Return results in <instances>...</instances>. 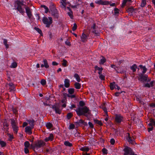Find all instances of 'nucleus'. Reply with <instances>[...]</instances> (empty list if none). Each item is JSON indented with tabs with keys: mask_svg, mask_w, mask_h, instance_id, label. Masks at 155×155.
Returning a JSON list of instances; mask_svg holds the SVG:
<instances>
[{
	"mask_svg": "<svg viewBox=\"0 0 155 155\" xmlns=\"http://www.w3.org/2000/svg\"><path fill=\"white\" fill-rule=\"evenodd\" d=\"M45 145V143L44 141L40 140L36 143L33 147L34 150H37L38 148L43 147Z\"/></svg>",
	"mask_w": 155,
	"mask_h": 155,
	"instance_id": "39448f33",
	"label": "nucleus"
},
{
	"mask_svg": "<svg viewBox=\"0 0 155 155\" xmlns=\"http://www.w3.org/2000/svg\"><path fill=\"white\" fill-rule=\"evenodd\" d=\"M68 91L70 94H73L74 92V89L73 88H70L68 89Z\"/></svg>",
	"mask_w": 155,
	"mask_h": 155,
	"instance_id": "a878e982",
	"label": "nucleus"
},
{
	"mask_svg": "<svg viewBox=\"0 0 155 155\" xmlns=\"http://www.w3.org/2000/svg\"><path fill=\"white\" fill-rule=\"evenodd\" d=\"M0 144L2 147H5L6 145L5 142L2 141H0Z\"/></svg>",
	"mask_w": 155,
	"mask_h": 155,
	"instance_id": "c03bdc74",
	"label": "nucleus"
},
{
	"mask_svg": "<svg viewBox=\"0 0 155 155\" xmlns=\"http://www.w3.org/2000/svg\"><path fill=\"white\" fill-rule=\"evenodd\" d=\"M95 69L98 70L99 71H102L103 70V68H100L97 66L95 67Z\"/></svg>",
	"mask_w": 155,
	"mask_h": 155,
	"instance_id": "864d4df0",
	"label": "nucleus"
},
{
	"mask_svg": "<svg viewBox=\"0 0 155 155\" xmlns=\"http://www.w3.org/2000/svg\"><path fill=\"white\" fill-rule=\"evenodd\" d=\"M95 3L98 5H108L109 4V2L102 0H96L95 1Z\"/></svg>",
	"mask_w": 155,
	"mask_h": 155,
	"instance_id": "423d86ee",
	"label": "nucleus"
},
{
	"mask_svg": "<svg viewBox=\"0 0 155 155\" xmlns=\"http://www.w3.org/2000/svg\"><path fill=\"white\" fill-rule=\"evenodd\" d=\"M80 150L84 152H87L89 151V149L87 147L84 146L80 148Z\"/></svg>",
	"mask_w": 155,
	"mask_h": 155,
	"instance_id": "aec40b11",
	"label": "nucleus"
},
{
	"mask_svg": "<svg viewBox=\"0 0 155 155\" xmlns=\"http://www.w3.org/2000/svg\"><path fill=\"white\" fill-rule=\"evenodd\" d=\"M114 14L115 15L118 14L119 13V10L117 8H115L114 9Z\"/></svg>",
	"mask_w": 155,
	"mask_h": 155,
	"instance_id": "603ef678",
	"label": "nucleus"
},
{
	"mask_svg": "<svg viewBox=\"0 0 155 155\" xmlns=\"http://www.w3.org/2000/svg\"><path fill=\"white\" fill-rule=\"evenodd\" d=\"M29 124L30 126V127L33 128L34 127V121L30 120L29 121Z\"/></svg>",
	"mask_w": 155,
	"mask_h": 155,
	"instance_id": "a19ab883",
	"label": "nucleus"
},
{
	"mask_svg": "<svg viewBox=\"0 0 155 155\" xmlns=\"http://www.w3.org/2000/svg\"><path fill=\"white\" fill-rule=\"evenodd\" d=\"M28 148H25L24 149L25 153H28L29 152V150Z\"/></svg>",
	"mask_w": 155,
	"mask_h": 155,
	"instance_id": "bf43d9fd",
	"label": "nucleus"
},
{
	"mask_svg": "<svg viewBox=\"0 0 155 155\" xmlns=\"http://www.w3.org/2000/svg\"><path fill=\"white\" fill-rule=\"evenodd\" d=\"M58 64L57 62L55 61H53L52 62V64L53 65H58Z\"/></svg>",
	"mask_w": 155,
	"mask_h": 155,
	"instance_id": "338daca9",
	"label": "nucleus"
},
{
	"mask_svg": "<svg viewBox=\"0 0 155 155\" xmlns=\"http://www.w3.org/2000/svg\"><path fill=\"white\" fill-rule=\"evenodd\" d=\"M150 124H151L152 125L155 126V121L152 118L150 119Z\"/></svg>",
	"mask_w": 155,
	"mask_h": 155,
	"instance_id": "79ce46f5",
	"label": "nucleus"
},
{
	"mask_svg": "<svg viewBox=\"0 0 155 155\" xmlns=\"http://www.w3.org/2000/svg\"><path fill=\"white\" fill-rule=\"evenodd\" d=\"M65 44L67 45L70 46L71 45V43L69 41H67L65 42Z\"/></svg>",
	"mask_w": 155,
	"mask_h": 155,
	"instance_id": "69168bd1",
	"label": "nucleus"
},
{
	"mask_svg": "<svg viewBox=\"0 0 155 155\" xmlns=\"http://www.w3.org/2000/svg\"><path fill=\"white\" fill-rule=\"evenodd\" d=\"M10 120L12 128L14 131V133L17 134L18 129V122L17 120L15 118V119L12 118L10 119Z\"/></svg>",
	"mask_w": 155,
	"mask_h": 155,
	"instance_id": "f03ea898",
	"label": "nucleus"
},
{
	"mask_svg": "<svg viewBox=\"0 0 155 155\" xmlns=\"http://www.w3.org/2000/svg\"><path fill=\"white\" fill-rule=\"evenodd\" d=\"M32 128L29 126H27L25 128V131L26 133L30 134L32 133L31 129Z\"/></svg>",
	"mask_w": 155,
	"mask_h": 155,
	"instance_id": "ddd939ff",
	"label": "nucleus"
},
{
	"mask_svg": "<svg viewBox=\"0 0 155 155\" xmlns=\"http://www.w3.org/2000/svg\"><path fill=\"white\" fill-rule=\"evenodd\" d=\"M52 125L50 123H47L46 124V127L48 129H50L52 127Z\"/></svg>",
	"mask_w": 155,
	"mask_h": 155,
	"instance_id": "ea45409f",
	"label": "nucleus"
},
{
	"mask_svg": "<svg viewBox=\"0 0 155 155\" xmlns=\"http://www.w3.org/2000/svg\"><path fill=\"white\" fill-rule=\"evenodd\" d=\"M67 61L65 59H63L62 61V65L64 67H65L67 66Z\"/></svg>",
	"mask_w": 155,
	"mask_h": 155,
	"instance_id": "c756f323",
	"label": "nucleus"
},
{
	"mask_svg": "<svg viewBox=\"0 0 155 155\" xmlns=\"http://www.w3.org/2000/svg\"><path fill=\"white\" fill-rule=\"evenodd\" d=\"M131 0H123L122 3V5L123 7L125 6L126 3L127 2H130Z\"/></svg>",
	"mask_w": 155,
	"mask_h": 155,
	"instance_id": "4c0bfd02",
	"label": "nucleus"
},
{
	"mask_svg": "<svg viewBox=\"0 0 155 155\" xmlns=\"http://www.w3.org/2000/svg\"><path fill=\"white\" fill-rule=\"evenodd\" d=\"M94 121L95 123H97L100 125L101 126L102 125V122L101 121H99L98 120H94Z\"/></svg>",
	"mask_w": 155,
	"mask_h": 155,
	"instance_id": "37998d69",
	"label": "nucleus"
},
{
	"mask_svg": "<svg viewBox=\"0 0 155 155\" xmlns=\"http://www.w3.org/2000/svg\"><path fill=\"white\" fill-rule=\"evenodd\" d=\"M95 24H94L93 25L91 29H93V30L92 31V32L95 33H96V31L95 30Z\"/></svg>",
	"mask_w": 155,
	"mask_h": 155,
	"instance_id": "3c124183",
	"label": "nucleus"
},
{
	"mask_svg": "<svg viewBox=\"0 0 155 155\" xmlns=\"http://www.w3.org/2000/svg\"><path fill=\"white\" fill-rule=\"evenodd\" d=\"M67 9L69 11V12H68V15L70 16V18L71 19H73V12L71 10V8L69 7H67Z\"/></svg>",
	"mask_w": 155,
	"mask_h": 155,
	"instance_id": "f3484780",
	"label": "nucleus"
},
{
	"mask_svg": "<svg viewBox=\"0 0 155 155\" xmlns=\"http://www.w3.org/2000/svg\"><path fill=\"white\" fill-rule=\"evenodd\" d=\"M8 85L10 87V88L11 89V90H14V87L13 84L11 83H9Z\"/></svg>",
	"mask_w": 155,
	"mask_h": 155,
	"instance_id": "58836bf2",
	"label": "nucleus"
},
{
	"mask_svg": "<svg viewBox=\"0 0 155 155\" xmlns=\"http://www.w3.org/2000/svg\"><path fill=\"white\" fill-rule=\"evenodd\" d=\"M30 144L28 141H25L24 143V146L25 148H28L30 147Z\"/></svg>",
	"mask_w": 155,
	"mask_h": 155,
	"instance_id": "e433bc0d",
	"label": "nucleus"
},
{
	"mask_svg": "<svg viewBox=\"0 0 155 155\" xmlns=\"http://www.w3.org/2000/svg\"><path fill=\"white\" fill-rule=\"evenodd\" d=\"M76 125L78 126H80L82 125H85L86 123L84 122V121L82 119H80L78 121L76 122Z\"/></svg>",
	"mask_w": 155,
	"mask_h": 155,
	"instance_id": "4468645a",
	"label": "nucleus"
},
{
	"mask_svg": "<svg viewBox=\"0 0 155 155\" xmlns=\"http://www.w3.org/2000/svg\"><path fill=\"white\" fill-rule=\"evenodd\" d=\"M147 76L146 75H143V74L139 75L138 79L141 81H147Z\"/></svg>",
	"mask_w": 155,
	"mask_h": 155,
	"instance_id": "6e6552de",
	"label": "nucleus"
},
{
	"mask_svg": "<svg viewBox=\"0 0 155 155\" xmlns=\"http://www.w3.org/2000/svg\"><path fill=\"white\" fill-rule=\"evenodd\" d=\"M85 104L83 101H80L79 102V105L81 107H83Z\"/></svg>",
	"mask_w": 155,
	"mask_h": 155,
	"instance_id": "13d9d810",
	"label": "nucleus"
},
{
	"mask_svg": "<svg viewBox=\"0 0 155 155\" xmlns=\"http://www.w3.org/2000/svg\"><path fill=\"white\" fill-rule=\"evenodd\" d=\"M87 36L84 33H83L81 36V40L82 42H85L87 41Z\"/></svg>",
	"mask_w": 155,
	"mask_h": 155,
	"instance_id": "2eb2a0df",
	"label": "nucleus"
},
{
	"mask_svg": "<svg viewBox=\"0 0 155 155\" xmlns=\"http://www.w3.org/2000/svg\"><path fill=\"white\" fill-rule=\"evenodd\" d=\"M42 21L46 25V27H49L52 23V19L51 17H49L48 18L44 17L43 18Z\"/></svg>",
	"mask_w": 155,
	"mask_h": 155,
	"instance_id": "7ed1b4c3",
	"label": "nucleus"
},
{
	"mask_svg": "<svg viewBox=\"0 0 155 155\" xmlns=\"http://www.w3.org/2000/svg\"><path fill=\"white\" fill-rule=\"evenodd\" d=\"M60 6L62 8L65 9L67 5L66 0H61Z\"/></svg>",
	"mask_w": 155,
	"mask_h": 155,
	"instance_id": "9b49d317",
	"label": "nucleus"
},
{
	"mask_svg": "<svg viewBox=\"0 0 155 155\" xmlns=\"http://www.w3.org/2000/svg\"><path fill=\"white\" fill-rule=\"evenodd\" d=\"M77 114L79 116L84 115L87 116V114L89 111L88 109L86 107H79L75 110Z\"/></svg>",
	"mask_w": 155,
	"mask_h": 155,
	"instance_id": "f257e3e1",
	"label": "nucleus"
},
{
	"mask_svg": "<svg viewBox=\"0 0 155 155\" xmlns=\"http://www.w3.org/2000/svg\"><path fill=\"white\" fill-rule=\"evenodd\" d=\"M75 87L77 89H80L81 87V84L78 82H76L74 84Z\"/></svg>",
	"mask_w": 155,
	"mask_h": 155,
	"instance_id": "c85d7f7f",
	"label": "nucleus"
},
{
	"mask_svg": "<svg viewBox=\"0 0 155 155\" xmlns=\"http://www.w3.org/2000/svg\"><path fill=\"white\" fill-rule=\"evenodd\" d=\"M124 117L120 114H117L115 117V121L117 123H120L123 121Z\"/></svg>",
	"mask_w": 155,
	"mask_h": 155,
	"instance_id": "0eeeda50",
	"label": "nucleus"
},
{
	"mask_svg": "<svg viewBox=\"0 0 155 155\" xmlns=\"http://www.w3.org/2000/svg\"><path fill=\"white\" fill-rule=\"evenodd\" d=\"M15 4L17 5L16 7H21L23 5V3L22 2L20 1H18L15 2Z\"/></svg>",
	"mask_w": 155,
	"mask_h": 155,
	"instance_id": "a211bd4d",
	"label": "nucleus"
},
{
	"mask_svg": "<svg viewBox=\"0 0 155 155\" xmlns=\"http://www.w3.org/2000/svg\"><path fill=\"white\" fill-rule=\"evenodd\" d=\"M102 151L103 154H106L107 153V150L105 148H103L102 150Z\"/></svg>",
	"mask_w": 155,
	"mask_h": 155,
	"instance_id": "09e8293b",
	"label": "nucleus"
},
{
	"mask_svg": "<svg viewBox=\"0 0 155 155\" xmlns=\"http://www.w3.org/2000/svg\"><path fill=\"white\" fill-rule=\"evenodd\" d=\"M35 29L37 31L39 34H41L42 33L41 31L38 28H35Z\"/></svg>",
	"mask_w": 155,
	"mask_h": 155,
	"instance_id": "052dcab7",
	"label": "nucleus"
},
{
	"mask_svg": "<svg viewBox=\"0 0 155 155\" xmlns=\"http://www.w3.org/2000/svg\"><path fill=\"white\" fill-rule=\"evenodd\" d=\"M88 124L90 128H93L94 127V125L93 124L90 122H88Z\"/></svg>",
	"mask_w": 155,
	"mask_h": 155,
	"instance_id": "6e6d98bb",
	"label": "nucleus"
},
{
	"mask_svg": "<svg viewBox=\"0 0 155 155\" xmlns=\"http://www.w3.org/2000/svg\"><path fill=\"white\" fill-rule=\"evenodd\" d=\"M7 135L8 137V140L9 141H11L13 138V137L12 134L9 133L7 134Z\"/></svg>",
	"mask_w": 155,
	"mask_h": 155,
	"instance_id": "f704fd0d",
	"label": "nucleus"
},
{
	"mask_svg": "<svg viewBox=\"0 0 155 155\" xmlns=\"http://www.w3.org/2000/svg\"><path fill=\"white\" fill-rule=\"evenodd\" d=\"M153 81H151L149 83H146L144 85V86L145 87H152L153 85Z\"/></svg>",
	"mask_w": 155,
	"mask_h": 155,
	"instance_id": "412c9836",
	"label": "nucleus"
},
{
	"mask_svg": "<svg viewBox=\"0 0 155 155\" xmlns=\"http://www.w3.org/2000/svg\"><path fill=\"white\" fill-rule=\"evenodd\" d=\"M74 77L78 82H80L81 81V79L80 78L77 74H75L74 75Z\"/></svg>",
	"mask_w": 155,
	"mask_h": 155,
	"instance_id": "4be33fe9",
	"label": "nucleus"
},
{
	"mask_svg": "<svg viewBox=\"0 0 155 155\" xmlns=\"http://www.w3.org/2000/svg\"><path fill=\"white\" fill-rule=\"evenodd\" d=\"M26 12L29 18H30L31 17V14L30 8L28 7H26L25 8Z\"/></svg>",
	"mask_w": 155,
	"mask_h": 155,
	"instance_id": "f8f14e48",
	"label": "nucleus"
},
{
	"mask_svg": "<svg viewBox=\"0 0 155 155\" xmlns=\"http://www.w3.org/2000/svg\"><path fill=\"white\" fill-rule=\"evenodd\" d=\"M17 66V64L15 62H12L10 66V68H15Z\"/></svg>",
	"mask_w": 155,
	"mask_h": 155,
	"instance_id": "2f4dec72",
	"label": "nucleus"
},
{
	"mask_svg": "<svg viewBox=\"0 0 155 155\" xmlns=\"http://www.w3.org/2000/svg\"><path fill=\"white\" fill-rule=\"evenodd\" d=\"M102 108L104 110V111L105 113V114H107V108L105 107H104L103 106L102 107Z\"/></svg>",
	"mask_w": 155,
	"mask_h": 155,
	"instance_id": "680f3d73",
	"label": "nucleus"
},
{
	"mask_svg": "<svg viewBox=\"0 0 155 155\" xmlns=\"http://www.w3.org/2000/svg\"><path fill=\"white\" fill-rule=\"evenodd\" d=\"M16 9L19 12L22 14L24 13L25 12L24 9L22 8L21 7H16Z\"/></svg>",
	"mask_w": 155,
	"mask_h": 155,
	"instance_id": "5701e85b",
	"label": "nucleus"
},
{
	"mask_svg": "<svg viewBox=\"0 0 155 155\" xmlns=\"http://www.w3.org/2000/svg\"><path fill=\"white\" fill-rule=\"evenodd\" d=\"M110 142L111 144L113 145L115 143V140L114 139L111 138L110 140Z\"/></svg>",
	"mask_w": 155,
	"mask_h": 155,
	"instance_id": "4d7b16f0",
	"label": "nucleus"
},
{
	"mask_svg": "<svg viewBox=\"0 0 155 155\" xmlns=\"http://www.w3.org/2000/svg\"><path fill=\"white\" fill-rule=\"evenodd\" d=\"M99 77L101 80H103L105 79V76L102 74H100Z\"/></svg>",
	"mask_w": 155,
	"mask_h": 155,
	"instance_id": "5fc2aeb1",
	"label": "nucleus"
},
{
	"mask_svg": "<svg viewBox=\"0 0 155 155\" xmlns=\"http://www.w3.org/2000/svg\"><path fill=\"white\" fill-rule=\"evenodd\" d=\"M77 28V25L76 24L74 23V26L72 28V30L73 31H74Z\"/></svg>",
	"mask_w": 155,
	"mask_h": 155,
	"instance_id": "8fccbe9b",
	"label": "nucleus"
},
{
	"mask_svg": "<svg viewBox=\"0 0 155 155\" xmlns=\"http://www.w3.org/2000/svg\"><path fill=\"white\" fill-rule=\"evenodd\" d=\"M41 7L44 8L45 9V12L46 13H47L49 11L48 8L47 7L44 5H41Z\"/></svg>",
	"mask_w": 155,
	"mask_h": 155,
	"instance_id": "7c9ffc66",
	"label": "nucleus"
},
{
	"mask_svg": "<svg viewBox=\"0 0 155 155\" xmlns=\"http://www.w3.org/2000/svg\"><path fill=\"white\" fill-rule=\"evenodd\" d=\"M137 66L135 64L132 65L130 67L131 70L135 72L136 70Z\"/></svg>",
	"mask_w": 155,
	"mask_h": 155,
	"instance_id": "cd10ccee",
	"label": "nucleus"
},
{
	"mask_svg": "<svg viewBox=\"0 0 155 155\" xmlns=\"http://www.w3.org/2000/svg\"><path fill=\"white\" fill-rule=\"evenodd\" d=\"M53 108L54 109L56 113L59 114L61 113V110L60 109L59 107L57 105H54L53 106Z\"/></svg>",
	"mask_w": 155,
	"mask_h": 155,
	"instance_id": "1a4fd4ad",
	"label": "nucleus"
},
{
	"mask_svg": "<svg viewBox=\"0 0 155 155\" xmlns=\"http://www.w3.org/2000/svg\"><path fill=\"white\" fill-rule=\"evenodd\" d=\"M106 61V59L103 57L101 56V59L99 61L100 64H103Z\"/></svg>",
	"mask_w": 155,
	"mask_h": 155,
	"instance_id": "b1692460",
	"label": "nucleus"
},
{
	"mask_svg": "<svg viewBox=\"0 0 155 155\" xmlns=\"http://www.w3.org/2000/svg\"><path fill=\"white\" fill-rule=\"evenodd\" d=\"M146 4V2L145 0H142L140 5V6L142 7H144Z\"/></svg>",
	"mask_w": 155,
	"mask_h": 155,
	"instance_id": "c9c22d12",
	"label": "nucleus"
},
{
	"mask_svg": "<svg viewBox=\"0 0 155 155\" xmlns=\"http://www.w3.org/2000/svg\"><path fill=\"white\" fill-rule=\"evenodd\" d=\"M7 40L6 39H4V41H3V43L4 44L6 48H8L9 47V45H8L7 44Z\"/></svg>",
	"mask_w": 155,
	"mask_h": 155,
	"instance_id": "72a5a7b5",
	"label": "nucleus"
},
{
	"mask_svg": "<svg viewBox=\"0 0 155 155\" xmlns=\"http://www.w3.org/2000/svg\"><path fill=\"white\" fill-rule=\"evenodd\" d=\"M41 83L42 85H44L46 83V81L45 79H42L41 81Z\"/></svg>",
	"mask_w": 155,
	"mask_h": 155,
	"instance_id": "a18cd8bd",
	"label": "nucleus"
},
{
	"mask_svg": "<svg viewBox=\"0 0 155 155\" xmlns=\"http://www.w3.org/2000/svg\"><path fill=\"white\" fill-rule=\"evenodd\" d=\"M75 126L74 124H71L69 125V129H73L74 128Z\"/></svg>",
	"mask_w": 155,
	"mask_h": 155,
	"instance_id": "49530a36",
	"label": "nucleus"
},
{
	"mask_svg": "<svg viewBox=\"0 0 155 155\" xmlns=\"http://www.w3.org/2000/svg\"><path fill=\"white\" fill-rule=\"evenodd\" d=\"M124 155H133L134 152L132 150L131 148L128 147L126 146L124 149Z\"/></svg>",
	"mask_w": 155,
	"mask_h": 155,
	"instance_id": "20e7f679",
	"label": "nucleus"
},
{
	"mask_svg": "<svg viewBox=\"0 0 155 155\" xmlns=\"http://www.w3.org/2000/svg\"><path fill=\"white\" fill-rule=\"evenodd\" d=\"M116 85L114 82L110 83V89L112 90L114 89L115 88Z\"/></svg>",
	"mask_w": 155,
	"mask_h": 155,
	"instance_id": "393cba45",
	"label": "nucleus"
},
{
	"mask_svg": "<svg viewBox=\"0 0 155 155\" xmlns=\"http://www.w3.org/2000/svg\"><path fill=\"white\" fill-rule=\"evenodd\" d=\"M54 138L53 135L52 134H50L49 137L46 138L45 139V140L46 142H47L48 141H51L53 140Z\"/></svg>",
	"mask_w": 155,
	"mask_h": 155,
	"instance_id": "dca6fc26",
	"label": "nucleus"
},
{
	"mask_svg": "<svg viewBox=\"0 0 155 155\" xmlns=\"http://www.w3.org/2000/svg\"><path fill=\"white\" fill-rule=\"evenodd\" d=\"M64 144L65 146L69 147L72 146V145L71 143L68 141H65L64 143Z\"/></svg>",
	"mask_w": 155,
	"mask_h": 155,
	"instance_id": "473e14b6",
	"label": "nucleus"
},
{
	"mask_svg": "<svg viewBox=\"0 0 155 155\" xmlns=\"http://www.w3.org/2000/svg\"><path fill=\"white\" fill-rule=\"evenodd\" d=\"M43 62L44 63V67L46 68H48L49 67V65L48 64L47 61L46 59H44Z\"/></svg>",
	"mask_w": 155,
	"mask_h": 155,
	"instance_id": "bb28decb",
	"label": "nucleus"
},
{
	"mask_svg": "<svg viewBox=\"0 0 155 155\" xmlns=\"http://www.w3.org/2000/svg\"><path fill=\"white\" fill-rule=\"evenodd\" d=\"M72 116V114L71 113H69L68 114L67 117L68 119H70Z\"/></svg>",
	"mask_w": 155,
	"mask_h": 155,
	"instance_id": "de8ad7c7",
	"label": "nucleus"
},
{
	"mask_svg": "<svg viewBox=\"0 0 155 155\" xmlns=\"http://www.w3.org/2000/svg\"><path fill=\"white\" fill-rule=\"evenodd\" d=\"M150 106L152 107H155V104L154 103H152L150 104Z\"/></svg>",
	"mask_w": 155,
	"mask_h": 155,
	"instance_id": "774afa93",
	"label": "nucleus"
},
{
	"mask_svg": "<svg viewBox=\"0 0 155 155\" xmlns=\"http://www.w3.org/2000/svg\"><path fill=\"white\" fill-rule=\"evenodd\" d=\"M64 86L65 87L68 88L69 87L70 85V81L68 79H65L64 80Z\"/></svg>",
	"mask_w": 155,
	"mask_h": 155,
	"instance_id": "9d476101",
	"label": "nucleus"
},
{
	"mask_svg": "<svg viewBox=\"0 0 155 155\" xmlns=\"http://www.w3.org/2000/svg\"><path fill=\"white\" fill-rule=\"evenodd\" d=\"M71 95H70L69 94H68L67 95V96H68V97H70L71 98H73L75 97V96L74 95H73V94H71Z\"/></svg>",
	"mask_w": 155,
	"mask_h": 155,
	"instance_id": "e2e57ef3",
	"label": "nucleus"
},
{
	"mask_svg": "<svg viewBox=\"0 0 155 155\" xmlns=\"http://www.w3.org/2000/svg\"><path fill=\"white\" fill-rule=\"evenodd\" d=\"M139 67L141 69L143 70L142 71L143 73V74L145 73L147 70V69L145 67V66H143L142 65H140Z\"/></svg>",
	"mask_w": 155,
	"mask_h": 155,
	"instance_id": "6ab92c4d",
	"label": "nucleus"
},
{
	"mask_svg": "<svg viewBox=\"0 0 155 155\" xmlns=\"http://www.w3.org/2000/svg\"><path fill=\"white\" fill-rule=\"evenodd\" d=\"M55 11H56V13L54 14H53V15H54L55 18H58V12H57V10H55Z\"/></svg>",
	"mask_w": 155,
	"mask_h": 155,
	"instance_id": "0e129e2a",
	"label": "nucleus"
}]
</instances>
